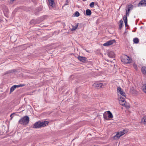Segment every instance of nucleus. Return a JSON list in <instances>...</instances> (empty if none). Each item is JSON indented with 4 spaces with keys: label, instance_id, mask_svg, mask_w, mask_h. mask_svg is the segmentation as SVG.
I'll list each match as a JSON object with an SVG mask.
<instances>
[{
    "label": "nucleus",
    "instance_id": "obj_1",
    "mask_svg": "<svg viewBox=\"0 0 146 146\" xmlns=\"http://www.w3.org/2000/svg\"><path fill=\"white\" fill-rule=\"evenodd\" d=\"M49 122L47 121H44L41 122L39 121L35 123L33 126V128L37 129L40 128L42 127H45L46 125H48Z\"/></svg>",
    "mask_w": 146,
    "mask_h": 146
},
{
    "label": "nucleus",
    "instance_id": "obj_2",
    "mask_svg": "<svg viewBox=\"0 0 146 146\" xmlns=\"http://www.w3.org/2000/svg\"><path fill=\"white\" fill-rule=\"evenodd\" d=\"M29 121V118L27 115H26L21 118L19 121V124L23 125H27Z\"/></svg>",
    "mask_w": 146,
    "mask_h": 146
},
{
    "label": "nucleus",
    "instance_id": "obj_3",
    "mask_svg": "<svg viewBox=\"0 0 146 146\" xmlns=\"http://www.w3.org/2000/svg\"><path fill=\"white\" fill-rule=\"evenodd\" d=\"M105 85H104L102 83L99 82H96L94 83L93 86L96 88H102L104 87Z\"/></svg>",
    "mask_w": 146,
    "mask_h": 146
},
{
    "label": "nucleus",
    "instance_id": "obj_4",
    "mask_svg": "<svg viewBox=\"0 0 146 146\" xmlns=\"http://www.w3.org/2000/svg\"><path fill=\"white\" fill-rule=\"evenodd\" d=\"M43 6L40 5L39 7L36 8L34 11V14L35 15H37L39 14V12L42 10Z\"/></svg>",
    "mask_w": 146,
    "mask_h": 146
},
{
    "label": "nucleus",
    "instance_id": "obj_5",
    "mask_svg": "<svg viewBox=\"0 0 146 146\" xmlns=\"http://www.w3.org/2000/svg\"><path fill=\"white\" fill-rule=\"evenodd\" d=\"M115 40L113 39L107 41L106 42L103 44V45L104 46H108L111 45L114 43H115Z\"/></svg>",
    "mask_w": 146,
    "mask_h": 146
},
{
    "label": "nucleus",
    "instance_id": "obj_6",
    "mask_svg": "<svg viewBox=\"0 0 146 146\" xmlns=\"http://www.w3.org/2000/svg\"><path fill=\"white\" fill-rule=\"evenodd\" d=\"M119 101V104L122 106H125V107H126L125 104L126 103V102L124 98H123L121 96H120L119 98H118Z\"/></svg>",
    "mask_w": 146,
    "mask_h": 146
},
{
    "label": "nucleus",
    "instance_id": "obj_7",
    "mask_svg": "<svg viewBox=\"0 0 146 146\" xmlns=\"http://www.w3.org/2000/svg\"><path fill=\"white\" fill-rule=\"evenodd\" d=\"M77 58L80 61L84 63H86L88 62V60L86 57L81 56H78Z\"/></svg>",
    "mask_w": 146,
    "mask_h": 146
},
{
    "label": "nucleus",
    "instance_id": "obj_8",
    "mask_svg": "<svg viewBox=\"0 0 146 146\" xmlns=\"http://www.w3.org/2000/svg\"><path fill=\"white\" fill-rule=\"evenodd\" d=\"M117 92L119 93L121 95L124 96L125 98H126L125 93L122 90L121 88L120 87H118L117 88Z\"/></svg>",
    "mask_w": 146,
    "mask_h": 146
},
{
    "label": "nucleus",
    "instance_id": "obj_9",
    "mask_svg": "<svg viewBox=\"0 0 146 146\" xmlns=\"http://www.w3.org/2000/svg\"><path fill=\"white\" fill-rule=\"evenodd\" d=\"M146 6V0H142L139 3L138 7L140 6Z\"/></svg>",
    "mask_w": 146,
    "mask_h": 146
},
{
    "label": "nucleus",
    "instance_id": "obj_10",
    "mask_svg": "<svg viewBox=\"0 0 146 146\" xmlns=\"http://www.w3.org/2000/svg\"><path fill=\"white\" fill-rule=\"evenodd\" d=\"M133 5L131 4H129L127 5L126 7L127 9H126V11L130 12V10L133 8Z\"/></svg>",
    "mask_w": 146,
    "mask_h": 146
},
{
    "label": "nucleus",
    "instance_id": "obj_11",
    "mask_svg": "<svg viewBox=\"0 0 146 146\" xmlns=\"http://www.w3.org/2000/svg\"><path fill=\"white\" fill-rule=\"evenodd\" d=\"M108 55L109 57L111 58H113L115 57V54L114 52L112 51L109 52Z\"/></svg>",
    "mask_w": 146,
    "mask_h": 146
},
{
    "label": "nucleus",
    "instance_id": "obj_12",
    "mask_svg": "<svg viewBox=\"0 0 146 146\" xmlns=\"http://www.w3.org/2000/svg\"><path fill=\"white\" fill-rule=\"evenodd\" d=\"M49 5L52 7H54L55 6V3L54 0H48Z\"/></svg>",
    "mask_w": 146,
    "mask_h": 146
},
{
    "label": "nucleus",
    "instance_id": "obj_13",
    "mask_svg": "<svg viewBox=\"0 0 146 146\" xmlns=\"http://www.w3.org/2000/svg\"><path fill=\"white\" fill-rule=\"evenodd\" d=\"M84 14L85 15L88 16H90L92 14V12L89 9H87L86 10V13H85V11L84 12Z\"/></svg>",
    "mask_w": 146,
    "mask_h": 146
},
{
    "label": "nucleus",
    "instance_id": "obj_14",
    "mask_svg": "<svg viewBox=\"0 0 146 146\" xmlns=\"http://www.w3.org/2000/svg\"><path fill=\"white\" fill-rule=\"evenodd\" d=\"M121 137L119 132H117L115 135L113 137V138L115 139H118Z\"/></svg>",
    "mask_w": 146,
    "mask_h": 146
},
{
    "label": "nucleus",
    "instance_id": "obj_15",
    "mask_svg": "<svg viewBox=\"0 0 146 146\" xmlns=\"http://www.w3.org/2000/svg\"><path fill=\"white\" fill-rule=\"evenodd\" d=\"M106 112L108 114V118H112L113 117V114L110 111H108Z\"/></svg>",
    "mask_w": 146,
    "mask_h": 146
},
{
    "label": "nucleus",
    "instance_id": "obj_16",
    "mask_svg": "<svg viewBox=\"0 0 146 146\" xmlns=\"http://www.w3.org/2000/svg\"><path fill=\"white\" fill-rule=\"evenodd\" d=\"M141 71L142 73L146 76V67L143 66L141 68Z\"/></svg>",
    "mask_w": 146,
    "mask_h": 146
},
{
    "label": "nucleus",
    "instance_id": "obj_17",
    "mask_svg": "<svg viewBox=\"0 0 146 146\" xmlns=\"http://www.w3.org/2000/svg\"><path fill=\"white\" fill-rule=\"evenodd\" d=\"M141 123L146 125V115L144 116L141 119Z\"/></svg>",
    "mask_w": 146,
    "mask_h": 146
},
{
    "label": "nucleus",
    "instance_id": "obj_18",
    "mask_svg": "<svg viewBox=\"0 0 146 146\" xmlns=\"http://www.w3.org/2000/svg\"><path fill=\"white\" fill-rule=\"evenodd\" d=\"M30 23L32 25H35L38 23L37 22L36 20L34 19L31 20L30 21Z\"/></svg>",
    "mask_w": 146,
    "mask_h": 146
},
{
    "label": "nucleus",
    "instance_id": "obj_19",
    "mask_svg": "<svg viewBox=\"0 0 146 146\" xmlns=\"http://www.w3.org/2000/svg\"><path fill=\"white\" fill-rule=\"evenodd\" d=\"M126 61L129 62V64L131 62L132 60L131 58L127 55H126Z\"/></svg>",
    "mask_w": 146,
    "mask_h": 146
},
{
    "label": "nucleus",
    "instance_id": "obj_20",
    "mask_svg": "<svg viewBox=\"0 0 146 146\" xmlns=\"http://www.w3.org/2000/svg\"><path fill=\"white\" fill-rule=\"evenodd\" d=\"M119 23H120V24L119 25V29L120 30L122 28V26L123 24V21L121 20L119 21Z\"/></svg>",
    "mask_w": 146,
    "mask_h": 146
},
{
    "label": "nucleus",
    "instance_id": "obj_21",
    "mask_svg": "<svg viewBox=\"0 0 146 146\" xmlns=\"http://www.w3.org/2000/svg\"><path fill=\"white\" fill-rule=\"evenodd\" d=\"M16 88H15V85L12 86L10 88L9 93L11 94L15 90Z\"/></svg>",
    "mask_w": 146,
    "mask_h": 146
},
{
    "label": "nucleus",
    "instance_id": "obj_22",
    "mask_svg": "<svg viewBox=\"0 0 146 146\" xmlns=\"http://www.w3.org/2000/svg\"><path fill=\"white\" fill-rule=\"evenodd\" d=\"M133 42L134 43L137 44L139 42V40L137 38H135L133 39Z\"/></svg>",
    "mask_w": 146,
    "mask_h": 146
},
{
    "label": "nucleus",
    "instance_id": "obj_23",
    "mask_svg": "<svg viewBox=\"0 0 146 146\" xmlns=\"http://www.w3.org/2000/svg\"><path fill=\"white\" fill-rule=\"evenodd\" d=\"M104 118L108 120V114H107V112H105L103 114Z\"/></svg>",
    "mask_w": 146,
    "mask_h": 146
},
{
    "label": "nucleus",
    "instance_id": "obj_24",
    "mask_svg": "<svg viewBox=\"0 0 146 146\" xmlns=\"http://www.w3.org/2000/svg\"><path fill=\"white\" fill-rule=\"evenodd\" d=\"M73 15H74V16L78 17L80 16V14L78 11H76L74 13Z\"/></svg>",
    "mask_w": 146,
    "mask_h": 146
},
{
    "label": "nucleus",
    "instance_id": "obj_25",
    "mask_svg": "<svg viewBox=\"0 0 146 146\" xmlns=\"http://www.w3.org/2000/svg\"><path fill=\"white\" fill-rule=\"evenodd\" d=\"M121 60L122 62H124V63L129 64V62L126 61V59L125 58H123V57L121 59Z\"/></svg>",
    "mask_w": 146,
    "mask_h": 146
},
{
    "label": "nucleus",
    "instance_id": "obj_26",
    "mask_svg": "<svg viewBox=\"0 0 146 146\" xmlns=\"http://www.w3.org/2000/svg\"><path fill=\"white\" fill-rule=\"evenodd\" d=\"M17 72V70L16 69H13L12 70H9L8 71L9 73H11L13 72Z\"/></svg>",
    "mask_w": 146,
    "mask_h": 146
},
{
    "label": "nucleus",
    "instance_id": "obj_27",
    "mask_svg": "<svg viewBox=\"0 0 146 146\" xmlns=\"http://www.w3.org/2000/svg\"><path fill=\"white\" fill-rule=\"evenodd\" d=\"M123 20L124 22H127V16H125V15H124L123 18Z\"/></svg>",
    "mask_w": 146,
    "mask_h": 146
},
{
    "label": "nucleus",
    "instance_id": "obj_28",
    "mask_svg": "<svg viewBox=\"0 0 146 146\" xmlns=\"http://www.w3.org/2000/svg\"><path fill=\"white\" fill-rule=\"evenodd\" d=\"M78 23H77V24H76L75 26V27H74L71 30L74 31L78 27Z\"/></svg>",
    "mask_w": 146,
    "mask_h": 146
},
{
    "label": "nucleus",
    "instance_id": "obj_29",
    "mask_svg": "<svg viewBox=\"0 0 146 146\" xmlns=\"http://www.w3.org/2000/svg\"><path fill=\"white\" fill-rule=\"evenodd\" d=\"M94 3H95L94 2H92L90 4L89 6L90 7L92 8H93L94 7Z\"/></svg>",
    "mask_w": 146,
    "mask_h": 146
},
{
    "label": "nucleus",
    "instance_id": "obj_30",
    "mask_svg": "<svg viewBox=\"0 0 146 146\" xmlns=\"http://www.w3.org/2000/svg\"><path fill=\"white\" fill-rule=\"evenodd\" d=\"M143 91L145 93H146V84L145 85L144 88L143 89Z\"/></svg>",
    "mask_w": 146,
    "mask_h": 146
},
{
    "label": "nucleus",
    "instance_id": "obj_31",
    "mask_svg": "<svg viewBox=\"0 0 146 146\" xmlns=\"http://www.w3.org/2000/svg\"><path fill=\"white\" fill-rule=\"evenodd\" d=\"M119 132V133H120V136H122L125 133V132H124L123 131H121Z\"/></svg>",
    "mask_w": 146,
    "mask_h": 146
},
{
    "label": "nucleus",
    "instance_id": "obj_32",
    "mask_svg": "<svg viewBox=\"0 0 146 146\" xmlns=\"http://www.w3.org/2000/svg\"><path fill=\"white\" fill-rule=\"evenodd\" d=\"M131 90H132L133 91V92L134 93H135L136 92V90H135L133 87H132L131 88Z\"/></svg>",
    "mask_w": 146,
    "mask_h": 146
},
{
    "label": "nucleus",
    "instance_id": "obj_33",
    "mask_svg": "<svg viewBox=\"0 0 146 146\" xmlns=\"http://www.w3.org/2000/svg\"><path fill=\"white\" fill-rule=\"evenodd\" d=\"M14 114V113H13L11 114V115H10V117H11V119H12V118L13 117V115Z\"/></svg>",
    "mask_w": 146,
    "mask_h": 146
},
{
    "label": "nucleus",
    "instance_id": "obj_34",
    "mask_svg": "<svg viewBox=\"0 0 146 146\" xmlns=\"http://www.w3.org/2000/svg\"><path fill=\"white\" fill-rule=\"evenodd\" d=\"M126 15L125 16H127H127H128L129 15V12H128V11H126Z\"/></svg>",
    "mask_w": 146,
    "mask_h": 146
},
{
    "label": "nucleus",
    "instance_id": "obj_35",
    "mask_svg": "<svg viewBox=\"0 0 146 146\" xmlns=\"http://www.w3.org/2000/svg\"><path fill=\"white\" fill-rule=\"evenodd\" d=\"M123 131L124 132H125V133H127V129H124L123 130Z\"/></svg>",
    "mask_w": 146,
    "mask_h": 146
},
{
    "label": "nucleus",
    "instance_id": "obj_36",
    "mask_svg": "<svg viewBox=\"0 0 146 146\" xmlns=\"http://www.w3.org/2000/svg\"><path fill=\"white\" fill-rule=\"evenodd\" d=\"M125 24V27H127V26H128V24H127V22H124Z\"/></svg>",
    "mask_w": 146,
    "mask_h": 146
},
{
    "label": "nucleus",
    "instance_id": "obj_37",
    "mask_svg": "<svg viewBox=\"0 0 146 146\" xmlns=\"http://www.w3.org/2000/svg\"><path fill=\"white\" fill-rule=\"evenodd\" d=\"M25 86V84H20L19 85L20 87H23V86Z\"/></svg>",
    "mask_w": 146,
    "mask_h": 146
},
{
    "label": "nucleus",
    "instance_id": "obj_38",
    "mask_svg": "<svg viewBox=\"0 0 146 146\" xmlns=\"http://www.w3.org/2000/svg\"><path fill=\"white\" fill-rule=\"evenodd\" d=\"M137 30V28L135 27L134 29L132 31L133 32H135Z\"/></svg>",
    "mask_w": 146,
    "mask_h": 146
},
{
    "label": "nucleus",
    "instance_id": "obj_39",
    "mask_svg": "<svg viewBox=\"0 0 146 146\" xmlns=\"http://www.w3.org/2000/svg\"><path fill=\"white\" fill-rule=\"evenodd\" d=\"M9 74V72H8V71H6V72H5L4 73V75H6V74Z\"/></svg>",
    "mask_w": 146,
    "mask_h": 146
},
{
    "label": "nucleus",
    "instance_id": "obj_40",
    "mask_svg": "<svg viewBox=\"0 0 146 146\" xmlns=\"http://www.w3.org/2000/svg\"><path fill=\"white\" fill-rule=\"evenodd\" d=\"M15 88H18L20 87L19 85H15Z\"/></svg>",
    "mask_w": 146,
    "mask_h": 146
},
{
    "label": "nucleus",
    "instance_id": "obj_41",
    "mask_svg": "<svg viewBox=\"0 0 146 146\" xmlns=\"http://www.w3.org/2000/svg\"><path fill=\"white\" fill-rule=\"evenodd\" d=\"M32 2H33L34 3L36 4V2L35 0H32Z\"/></svg>",
    "mask_w": 146,
    "mask_h": 146
},
{
    "label": "nucleus",
    "instance_id": "obj_42",
    "mask_svg": "<svg viewBox=\"0 0 146 146\" xmlns=\"http://www.w3.org/2000/svg\"><path fill=\"white\" fill-rule=\"evenodd\" d=\"M137 66H136V67H135V69H137Z\"/></svg>",
    "mask_w": 146,
    "mask_h": 146
},
{
    "label": "nucleus",
    "instance_id": "obj_43",
    "mask_svg": "<svg viewBox=\"0 0 146 146\" xmlns=\"http://www.w3.org/2000/svg\"><path fill=\"white\" fill-rule=\"evenodd\" d=\"M126 108H127V107H128L129 108V106H128L127 105H126Z\"/></svg>",
    "mask_w": 146,
    "mask_h": 146
},
{
    "label": "nucleus",
    "instance_id": "obj_44",
    "mask_svg": "<svg viewBox=\"0 0 146 146\" xmlns=\"http://www.w3.org/2000/svg\"><path fill=\"white\" fill-rule=\"evenodd\" d=\"M68 4H67V3H65V4H64V5H67Z\"/></svg>",
    "mask_w": 146,
    "mask_h": 146
},
{
    "label": "nucleus",
    "instance_id": "obj_45",
    "mask_svg": "<svg viewBox=\"0 0 146 146\" xmlns=\"http://www.w3.org/2000/svg\"><path fill=\"white\" fill-rule=\"evenodd\" d=\"M142 28H143V27H142V26H141V27H140V29H142Z\"/></svg>",
    "mask_w": 146,
    "mask_h": 146
},
{
    "label": "nucleus",
    "instance_id": "obj_46",
    "mask_svg": "<svg viewBox=\"0 0 146 146\" xmlns=\"http://www.w3.org/2000/svg\"><path fill=\"white\" fill-rule=\"evenodd\" d=\"M83 1H86L87 0H82Z\"/></svg>",
    "mask_w": 146,
    "mask_h": 146
},
{
    "label": "nucleus",
    "instance_id": "obj_47",
    "mask_svg": "<svg viewBox=\"0 0 146 146\" xmlns=\"http://www.w3.org/2000/svg\"><path fill=\"white\" fill-rule=\"evenodd\" d=\"M66 2H67V3H68V0H66Z\"/></svg>",
    "mask_w": 146,
    "mask_h": 146
},
{
    "label": "nucleus",
    "instance_id": "obj_48",
    "mask_svg": "<svg viewBox=\"0 0 146 146\" xmlns=\"http://www.w3.org/2000/svg\"><path fill=\"white\" fill-rule=\"evenodd\" d=\"M43 18V17H41V18L42 19V18Z\"/></svg>",
    "mask_w": 146,
    "mask_h": 146
}]
</instances>
